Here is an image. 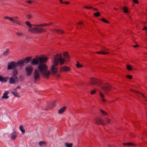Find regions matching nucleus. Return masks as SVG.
Returning <instances> with one entry per match:
<instances>
[{"mask_svg":"<svg viewBox=\"0 0 147 147\" xmlns=\"http://www.w3.org/2000/svg\"><path fill=\"white\" fill-rule=\"evenodd\" d=\"M39 62L40 63L38 66V69L39 70L41 75L46 79H48L51 72L48 70V67L44 63L46 62L48 58L47 57H38Z\"/></svg>","mask_w":147,"mask_h":147,"instance_id":"f257e3e1","label":"nucleus"},{"mask_svg":"<svg viewBox=\"0 0 147 147\" xmlns=\"http://www.w3.org/2000/svg\"><path fill=\"white\" fill-rule=\"evenodd\" d=\"M61 65L64 63V59L62 58V55L61 54H58L55 56L53 61V65L51 67V74L54 76L58 71V69L56 67L58 65L59 63Z\"/></svg>","mask_w":147,"mask_h":147,"instance_id":"f03ea898","label":"nucleus"},{"mask_svg":"<svg viewBox=\"0 0 147 147\" xmlns=\"http://www.w3.org/2000/svg\"><path fill=\"white\" fill-rule=\"evenodd\" d=\"M25 24L29 28L28 30L31 33L34 34L42 33L46 32L47 31V30L44 28L37 27L36 26H33V25H36V24H32L29 22H26Z\"/></svg>","mask_w":147,"mask_h":147,"instance_id":"7ed1b4c3","label":"nucleus"},{"mask_svg":"<svg viewBox=\"0 0 147 147\" xmlns=\"http://www.w3.org/2000/svg\"><path fill=\"white\" fill-rule=\"evenodd\" d=\"M5 19L8 20L13 23H15L18 25L21 26L22 25V23L19 20V17L17 16H14L13 17H9L7 16L4 17Z\"/></svg>","mask_w":147,"mask_h":147,"instance_id":"20e7f679","label":"nucleus"},{"mask_svg":"<svg viewBox=\"0 0 147 147\" xmlns=\"http://www.w3.org/2000/svg\"><path fill=\"white\" fill-rule=\"evenodd\" d=\"M89 83L90 85L99 86L102 84V82L101 80L98 79L92 78Z\"/></svg>","mask_w":147,"mask_h":147,"instance_id":"39448f33","label":"nucleus"},{"mask_svg":"<svg viewBox=\"0 0 147 147\" xmlns=\"http://www.w3.org/2000/svg\"><path fill=\"white\" fill-rule=\"evenodd\" d=\"M39 70L37 69H35L33 73L34 82L36 83L37 81L40 79V75L39 74Z\"/></svg>","mask_w":147,"mask_h":147,"instance_id":"423d86ee","label":"nucleus"},{"mask_svg":"<svg viewBox=\"0 0 147 147\" xmlns=\"http://www.w3.org/2000/svg\"><path fill=\"white\" fill-rule=\"evenodd\" d=\"M101 88L102 91L105 93L111 91L112 88L111 85L108 83L105 84Z\"/></svg>","mask_w":147,"mask_h":147,"instance_id":"0eeeda50","label":"nucleus"},{"mask_svg":"<svg viewBox=\"0 0 147 147\" xmlns=\"http://www.w3.org/2000/svg\"><path fill=\"white\" fill-rule=\"evenodd\" d=\"M26 75L28 76H30L33 71V68L31 65H28L25 68Z\"/></svg>","mask_w":147,"mask_h":147,"instance_id":"6e6552de","label":"nucleus"},{"mask_svg":"<svg viewBox=\"0 0 147 147\" xmlns=\"http://www.w3.org/2000/svg\"><path fill=\"white\" fill-rule=\"evenodd\" d=\"M16 66V63L13 61H11L8 63L7 69L8 70H10L15 69Z\"/></svg>","mask_w":147,"mask_h":147,"instance_id":"1a4fd4ad","label":"nucleus"},{"mask_svg":"<svg viewBox=\"0 0 147 147\" xmlns=\"http://www.w3.org/2000/svg\"><path fill=\"white\" fill-rule=\"evenodd\" d=\"M56 101L55 100L52 101L47 106L46 110H50L54 108L56 105Z\"/></svg>","mask_w":147,"mask_h":147,"instance_id":"9d476101","label":"nucleus"},{"mask_svg":"<svg viewBox=\"0 0 147 147\" xmlns=\"http://www.w3.org/2000/svg\"><path fill=\"white\" fill-rule=\"evenodd\" d=\"M71 70V68L69 67L65 66L60 68L59 72H65L70 71Z\"/></svg>","mask_w":147,"mask_h":147,"instance_id":"9b49d317","label":"nucleus"},{"mask_svg":"<svg viewBox=\"0 0 147 147\" xmlns=\"http://www.w3.org/2000/svg\"><path fill=\"white\" fill-rule=\"evenodd\" d=\"M18 79L17 76L12 77L9 78V82L10 84H14L16 82H18Z\"/></svg>","mask_w":147,"mask_h":147,"instance_id":"f8f14e48","label":"nucleus"},{"mask_svg":"<svg viewBox=\"0 0 147 147\" xmlns=\"http://www.w3.org/2000/svg\"><path fill=\"white\" fill-rule=\"evenodd\" d=\"M53 23L50 22L49 23H44L42 24H36V25H34L33 26H36L37 27H45L46 26H49L51 25Z\"/></svg>","mask_w":147,"mask_h":147,"instance_id":"ddd939ff","label":"nucleus"},{"mask_svg":"<svg viewBox=\"0 0 147 147\" xmlns=\"http://www.w3.org/2000/svg\"><path fill=\"white\" fill-rule=\"evenodd\" d=\"M95 123L98 124H101L103 125L105 124L103 122L102 119L98 117H96L95 119Z\"/></svg>","mask_w":147,"mask_h":147,"instance_id":"4468645a","label":"nucleus"},{"mask_svg":"<svg viewBox=\"0 0 147 147\" xmlns=\"http://www.w3.org/2000/svg\"><path fill=\"white\" fill-rule=\"evenodd\" d=\"M104 50H105L106 51H97L96 52V53L100 54H103V55H106L107 54L109 53V52L107 51H109L110 49H104Z\"/></svg>","mask_w":147,"mask_h":147,"instance_id":"2eb2a0df","label":"nucleus"},{"mask_svg":"<svg viewBox=\"0 0 147 147\" xmlns=\"http://www.w3.org/2000/svg\"><path fill=\"white\" fill-rule=\"evenodd\" d=\"M63 58H62L64 59V61L65 60H66V61H69L70 59L69 58L68 53L67 52H65L63 54Z\"/></svg>","mask_w":147,"mask_h":147,"instance_id":"dca6fc26","label":"nucleus"},{"mask_svg":"<svg viewBox=\"0 0 147 147\" xmlns=\"http://www.w3.org/2000/svg\"><path fill=\"white\" fill-rule=\"evenodd\" d=\"M39 62L38 57H36L33 59L31 63L32 64L35 65H38V64Z\"/></svg>","mask_w":147,"mask_h":147,"instance_id":"f3484780","label":"nucleus"},{"mask_svg":"<svg viewBox=\"0 0 147 147\" xmlns=\"http://www.w3.org/2000/svg\"><path fill=\"white\" fill-rule=\"evenodd\" d=\"M52 31L53 32L56 31L57 33L59 34H62L64 33V31L61 29H53Z\"/></svg>","mask_w":147,"mask_h":147,"instance_id":"a211bd4d","label":"nucleus"},{"mask_svg":"<svg viewBox=\"0 0 147 147\" xmlns=\"http://www.w3.org/2000/svg\"><path fill=\"white\" fill-rule=\"evenodd\" d=\"M8 79V77H3L1 76H0V81L1 82H6Z\"/></svg>","mask_w":147,"mask_h":147,"instance_id":"6ab92c4d","label":"nucleus"},{"mask_svg":"<svg viewBox=\"0 0 147 147\" xmlns=\"http://www.w3.org/2000/svg\"><path fill=\"white\" fill-rule=\"evenodd\" d=\"M9 94L8 91H6L5 92L3 96L1 97V98L3 99H7L9 97L7 96V95Z\"/></svg>","mask_w":147,"mask_h":147,"instance_id":"aec40b11","label":"nucleus"},{"mask_svg":"<svg viewBox=\"0 0 147 147\" xmlns=\"http://www.w3.org/2000/svg\"><path fill=\"white\" fill-rule=\"evenodd\" d=\"M65 107H63L60 109L58 111V113L59 114H61L64 112L66 109Z\"/></svg>","mask_w":147,"mask_h":147,"instance_id":"412c9836","label":"nucleus"},{"mask_svg":"<svg viewBox=\"0 0 147 147\" xmlns=\"http://www.w3.org/2000/svg\"><path fill=\"white\" fill-rule=\"evenodd\" d=\"M31 57H27L23 60L24 63H27L29 62L31 59Z\"/></svg>","mask_w":147,"mask_h":147,"instance_id":"4be33fe9","label":"nucleus"},{"mask_svg":"<svg viewBox=\"0 0 147 147\" xmlns=\"http://www.w3.org/2000/svg\"><path fill=\"white\" fill-rule=\"evenodd\" d=\"M17 134L15 132H13L11 134V138L12 140H15L17 136Z\"/></svg>","mask_w":147,"mask_h":147,"instance_id":"5701e85b","label":"nucleus"},{"mask_svg":"<svg viewBox=\"0 0 147 147\" xmlns=\"http://www.w3.org/2000/svg\"><path fill=\"white\" fill-rule=\"evenodd\" d=\"M25 3L28 5H31L34 3V1L32 0H26Z\"/></svg>","mask_w":147,"mask_h":147,"instance_id":"b1692460","label":"nucleus"},{"mask_svg":"<svg viewBox=\"0 0 147 147\" xmlns=\"http://www.w3.org/2000/svg\"><path fill=\"white\" fill-rule=\"evenodd\" d=\"M101 98H102V100L103 102H106V100L104 98V95L102 93L101 91L99 92Z\"/></svg>","mask_w":147,"mask_h":147,"instance_id":"393cba45","label":"nucleus"},{"mask_svg":"<svg viewBox=\"0 0 147 147\" xmlns=\"http://www.w3.org/2000/svg\"><path fill=\"white\" fill-rule=\"evenodd\" d=\"M16 34L18 37H22L24 36L23 33L21 32H17L16 33Z\"/></svg>","mask_w":147,"mask_h":147,"instance_id":"a878e982","label":"nucleus"},{"mask_svg":"<svg viewBox=\"0 0 147 147\" xmlns=\"http://www.w3.org/2000/svg\"><path fill=\"white\" fill-rule=\"evenodd\" d=\"M19 128L20 130L21 131L23 134H24L25 133V130L24 129L23 126L22 125H21L20 126Z\"/></svg>","mask_w":147,"mask_h":147,"instance_id":"bb28decb","label":"nucleus"},{"mask_svg":"<svg viewBox=\"0 0 147 147\" xmlns=\"http://www.w3.org/2000/svg\"><path fill=\"white\" fill-rule=\"evenodd\" d=\"M13 77L16 76L18 74V70L15 69L13 72Z\"/></svg>","mask_w":147,"mask_h":147,"instance_id":"cd10ccee","label":"nucleus"},{"mask_svg":"<svg viewBox=\"0 0 147 147\" xmlns=\"http://www.w3.org/2000/svg\"><path fill=\"white\" fill-rule=\"evenodd\" d=\"M24 63V62L23 61V60H20L17 63H16L17 64V65H23V64Z\"/></svg>","mask_w":147,"mask_h":147,"instance_id":"c85d7f7f","label":"nucleus"},{"mask_svg":"<svg viewBox=\"0 0 147 147\" xmlns=\"http://www.w3.org/2000/svg\"><path fill=\"white\" fill-rule=\"evenodd\" d=\"M123 10L124 12L125 13H127L128 11L127 7L126 6L124 7Z\"/></svg>","mask_w":147,"mask_h":147,"instance_id":"c756f323","label":"nucleus"},{"mask_svg":"<svg viewBox=\"0 0 147 147\" xmlns=\"http://www.w3.org/2000/svg\"><path fill=\"white\" fill-rule=\"evenodd\" d=\"M65 145L66 147H71L72 146V143L68 144L67 143H65Z\"/></svg>","mask_w":147,"mask_h":147,"instance_id":"7c9ffc66","label":"nucleus"},{"mask_svg":"<svg viewBox=\"0 0 147 147\" xmlns=\"http://www.w3.org/2000/svg\"><path fill=\"white\" fill-rule=\"evenodd\" d=\"M46 144L44 142H39L38 144L40 146H42Z\"/></svg>","mask_w":147,"mask_h":147,"instance_id":"2f4dec72","label":"nucleus"},{"mask_svg":"<svg viewBox=\"0 0 147 147\" xmlns=\"http://www.w3.org/2000/svg\"><path fill=\"white\" fill-rule=\"evenodd\" d=\"M100 13L99 12H97L96 13H95L94 14V16L96 17H99L100 16Z\"/></svg>","mask_w":147,"mask_h":147,"instance_id":"473e14b6","label":"nucleus"},{"mask_svg":"<svg viewBox=\"0 0 147 147\" xmlns=\"http://www.w3.org/2000/svg\"><path fill=\"white\" fill-rule=\"evenodd\" d=\"M123 144L125 146L134 145V144L133 143H124Z\"/></svg>","mask_w":147,"mask_h":147,"instance_id":"72a5a7b5","label":"nucleus"},{"mask_svg":"<svg viewBox=\"0 0 147 147\" xmlns=\"http://www.w3.org/2000/svg\"><path fill=\"white\" fill-rule=\"evenodd\" d=\"M127 69L130 71L132 70V68L131 66L129 65H127Z\"/></svg>","mask_w":147,"mask_h":147,"instance_id":"f704fd0d","label":"nucleus"},{"mask_svg":"<svg viewBox=\"0 0 147 147\" xmlns=\"http://www.w3.org/2000/svg\"><path fill=\"white\" fill-rule=\"evenodd\" d=\"M83 24L82 22H80L78 23V28H82L79 26V25H83Z\"/></svg>","mask_w":147,"mask_h":147,"instance_id":"c9c22d12","label":"nucleus"},{"mask_svg":"<svg viewBox=\"0 0 147 147\" xmlns=\"http://www.w3.org/2000/svg\"><path fill=\"white\" fill-rule=\"evenodd\" d=\"M100 111L101 112V113L104 115H107V114L106 112L105 111H104L102 110H100Z\"/></svg>","mask_w":147,"mask_h":147,"instance_id":"e433bc0d","label":"nucleus"},{"mask_svg":"<svg viewBox=\"0 0 147 147\" xmlns=\"http://www.w3.org/2000/svg\"><path fill=\"white\" fill-rule=\"evenodd\" d=\"M76 66L78 68H81L82 67V65L79 64V63H77L76 64Z\"/></svg>","mask_w":147,"mask_h":147,"instance_id":"4c0bfd02","label":"nucleus"},{"mask_svg":"<svg viewBox=\"0 0 147 147\" xmlns=\"http://www.w3.org/2000/svg\"><path fill=\"white\" fill-rule=\"evenodd\" d=\"M11 93L13 94L15 96L19 97V96L18 94V93L17 92H12Z\"/></svg>","mask_w":147,"mask_h":147,"instance_id":"58836bf2","label":"nucleus"},{"mask_svg":"<svg viewBox=\"0 0 147 147\" xmlns=\"http://www.w3.org/2000/svg\"><path fill=\"white\" fill-rule=\"evenodd\" d=\"M132 91L134 93H136L138 94V95L139 94H140L142 95V96L144 97V95L143 94H142V93H139L138 92L136 91V90H132Z\"/></svg>","mask_w":147,"mask_h":147,"instance_id":"ea45409f","label":"nucleus"},{"mask_svg":"<svg viewBox=\"0 0 147 147\" xmlns=\"http://www.w3.org/2000/svg\"><path fill=\"white\" fill-rule=\"evenodd\" d=\"M101 20L105 23H109V22L108 20L104 18H102L101 19Z\"/></svg>","mask_w":147,"mask_h":147,"instance_id":"a19ab883","label":"nucleus"},{"mask_svg":"<svg viewBox=\"0 0 147 147\" xmlns=\"http://www.w3.org/2000/svg\"><path fill=\"white\" fill-rule=\"evenodd\" d=\"M107 122V123L109 124L112 123V121L109 119H107L106 120Z\"/></svg>","mask_w":147,"mask_h":147,"instance_id":"79ce46f5","label":"nucleus"},{"mask_svg":"<svg viewBox=\"0 0 147 147\" xmlns=\"http://www.w3.org/2000/svg\"><path fill=\"white\" fill-rule=\"evenodd\" d=\"M32 18V16L31 15L28 14L27 16V18L28 19H31Z\"/></svg>","mask_w":147,"mask_h":147,"instance_id":"37998d69","label":"nucleus"},{"mask_svg":"<svg viewBox=\"0 0 147 147\" xmlns=\"http://www.w3.org/2000/svg\"><path fill=\"white\" fill-rule=\"evenodd\" d=\"M84 7L86 9H91L92 8V7L91 6L88 7L87 6H85Z\"/></svg>","mask_w":147,"mask_h":147,"instance_id":"c03bdc74","label":"nucleus"},{"mask_svg":"<svg viewBox=\"0 0 147 147\" xmlns=\"http://www.w3.org/2000/svg\"><path fill=\"white\" fill-rule=\"evenodd\" d=\"M8 53V50H7L5 52H4L3 53V55H7Z\"/></svg>","mask_w":147,"mask_h":147,"instance_id":"a18cd8bd","label":"nucleus"},{"mask_svg":"<svg viewBox=\"0 0 147 147\" xmlns=\"http://www.w3.org/2000/svg\"><path fill=\"white\" fill-rule=\"evenodd\" d=\"M127 77L130 79H131L132 78V76L131 75H127Z\"/></svg>","mask_w":147,"mask_h":147,"instance_id":"49530a36","label":"nucleus"},{"mask_svg":"<svg viewBox=\"0 0 147 147\" xmlns=\"http://www.w3.org/2000/svg\"><path fill=\"white\" fill-rule=\"evenodd\" d=\"M61 77V75L60 74H57L55 76V77L57 78H59Z\"/></svg>","mask_w":147,"mask_h":147,"instance_id":"de8ad7c7","label":"nucleus"},{"mask_svg":"<svg viewBox=\"0 0 147 147\" xmlns=\"http://www.w3.org/2000/svg\"><path fill=\"white\" fill-rule=\"evenodd\" d=\"M133 2L135 3H138V0H132Z\"/></svg>","mask_w":147,"mask_h":147,"instance_id":"09e8293b","label":"nucleus"},{"mask_svg":"<svg viewBox=\"0 0 147 147\" xmlns=\"http://www.w3.org/2000/svg\"><path fill=\"white\" fill-rule=\"evenodd\" d=\"M95 90H93L91 91V93L92 94H93L95 92Z\"/></svg>","mask_w":147,"mask_h":147,"instance_id":"8fccbe9b","label":"nucleus"},{"mask_svg":"<svg viewBox=\"0 0 147 147\" xmlns=\"http://www.w3.org/2000/svg\"><path fill=\"white\" fill-rule=\"evenodd\" d=\"M69 3V2H67V1H65V2H64V3L65 4H68Z\"/></svg>","mask_w":147,"mask_h":147,"instance_id":"3c124183","label":"nucleus"},{"mask_svg":"<svg viewBox=\"0 0 147 147\" xmlns=\"http://www.w3.org/2000/svg\"><path fill=\"white\" fill-rule=\"evenodd\" d=\"M20 88V86H18L15 89V90H16V89H19Z\"/></svg>","mask_w":147,"mask_h":147,"instance_id":"603ef678","label":"nucleus"},{"mask_svg":"<svg viewBox=\"0 0 147 147\" xmlns=\"http://www.w3.org/2000/svg\"><path fill=\"white\" fill-rule=\"evenodd\" d=\"M63 0H59V2L62 4L64 3V2L62 1Z\"/></svg>","mask_w":147,"mask_h":147,"instance_id":"864d4df0","label":"nucleus"},{"mask_svg":"<svg viewBox=\"0 0 147 147\" xmlns=\"http://www.w3.org/2000/svg\"><path fill=\"white\" fill-rule=\"evenodd\" d=\"M113 9L114 10H116V11H117L118 10V9L117 8H115V7H114L113 8Z\"/></svg>","mask_w":147,"mask_h":147,"instance_id":"5fc2aeb1","label":"nucleus"},{"mask_svg":"<svg viewBox=\"0 0 147 147\" xmlns=\"http://www.w3.org/2000/svg\"><path fill=\"white\" fill-rule=\"evenodd\" d=\"M133 47L134 48H136V47H138V45H134V46H133Z\"/></svg>","mask_w":147,"mask_h":147,"instance_id":"6e6d98bb","label":"nucleus"},{"mask_svg":"<svg viewBox=\"0 0 147 147\" xmlns=\"http://www.w3.org/2000/svg\"><path fill=\"white\" fill-rule=\"evenodd\" d=\"M93 9L94 10H97V9L96 8H94V9Z\"/></svg>","mask_w":147,"mask_h":147,"instance_id":"4d7b16f0","label":"nucleus"},{"mask_svg":"<svg viewBox=\"0 0 147 147\" xmlns=\"http://www.w3.org/2000/svg\"><path fill=\"white\" fill-rule=\"evenodd\" d=\"M145 28L144 27L143 28V30H145Z\"/></svg>","mask_w":147,"mask_h":147,"instance_id":"13d9d810","label":"nucleus"},{"mask_svg":"<svg viewBox=\"0 0 147 147\" xmlns=\"http://www.w3.org/2000/svg\"><path fill=\"white\" fill-rule=\"evenodd\" d=\"M146 100V101H147V99H145L144 100Z\"/></svg>","mask_w":147,"mask_h":147,"instance_id":"bf43d9fd","label":"nucleus"}]
</instances>
